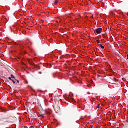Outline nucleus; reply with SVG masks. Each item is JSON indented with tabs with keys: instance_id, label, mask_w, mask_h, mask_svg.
Listing matches in <instances>:
<instances>
[{
	"instance_id": "10",
	"label": "nucleus",
	"mask_w": 128,
	"mask_h": 128,
	"mask_svg": "<svg viewBox=\"0 0 128 128\" xmlns=\"http://www.w3.org/2000/svg\"><path fill=\"white\" fill-rule=\"evenodd\" d=\"M16 82L18 84H20V80H17Z\"/></svg>"
},
{
	"instance_id": "5",
	"label": "nucleus",
	"mask_w": 128,
	"mask_h": 128,
	"mask_svg": "<svg viewBox=\"0 0 128 128\" xmlns=\"http://www.w3.org/2000/svg\"><path fill=\"white\" fill-rule=\"evenodd\" d=\"M46 113L47 114H50V112H48V111H46Z\"/></svg>"
},
{
	"instance_id": "13",
	"label": "nucleus",
	"mask_w": 128,
	"mask_h": 128,
	"mask_svg": "<svg viewBox=\"0 0 128 128\" xmlns=\"http://www.w3.org/2000/svg\"><path fill=\"white\" fill-rule=\"evenodd\" d=\"M54 78H55V77H54Z\"/></svg>"
},
{
	"instance_id": "2",
	"label": "nucleus",
	"mask_w": 128,
	"mask_h": 128,
	"mask_svg": "<svg viewBox=\"0 0 128 128\" xmlns=\"http://www.w3.org/2000/svg\"><path fill=\"white\" fill-rule=\"evenodd\" d=\"M54 4L56 5L58 4V1L57 0H55Z\"/></svg>"
},
{
	"instance_id": "11",
	"label": "nucleus",
	"mask_w": 128,
	"mask_h": 128,
	"mask_svg": "<svg viewBox=\"0 0 128 128\" xmlns=\"http://www.w3.org/2000/svg\"><path fill=\"white\" fill-rule=\"evenodd\" d=\"M41 116H42V118H44V115H41Z\"/></svg>"
},
{
	"instance_id": "12",
	"label": "nucleus",
	"mask_w": 128,
	"mask_h": 128,
	"mask_svg": "<svg viewBox=\"0 0 128 128\" xmlns=\"http://www.w3.org/2000/svg\"><path fill=\"white\" fill-rule=\"evenodd\" d=\"M127 57H128L127 60H128V54L127 55Z\"/></svg>"
},
{
	"instance_id": "9",
	"label": "nucleus",
	"mask_w": 128,
	"mask_h": 128,
	"mask_svg": "<svg viewBox=\"0 0 128 128\" xmlns=\"http://www.w3.org/2000/svg\"><path fill=\"white\" fill-rule=\"evenodd\" d=\"M12 82H14V84H16V82L14 80H12Z\"/></svg>"
},
{
	"instance_id": "3",
	"label": "nucleus",
	"mask_w": 128,
	"mask_h": 128,
	"mask_svg": "<svg viewBox=\"0 0 128 128\" xmlns=\"http://www.w3.org/2000/svg\"><path fill=\"white\" fill-rule=\"evenodd\" d=\"M100 46L101 47V48H102V50H104V46H102V44H100Z\"/></svg>"
},
{
	"instance_id": "1",
	"label": "nucleus",
	"mask_w": 128,
	"mask_h": 128,
	"mask_svg": "<svg viewBox=\"0 0 128 128\" xmlns=\"http://www.w3.org/2000/svg\"><path fill=\"white\" fill-rule=\"evenodd\" d=\"M102 28H98L96 30V34H102Z\"/></svg>"
},
{
	"instance_id": "7",
	"label": "nucleus",
	"mask_w": 128,
	"mask_h": 128,
	"mask_svg": "<svg viewBox=\"0 0 128 128\" xmlns=\"http://www.w3.org/2000/svg\"><path fill=\"white\" fill-rule=\"evenodd\" d=\"M98 44H100V40H97Z\"/></svg>"
},
{
	"instance_id": "6",
	"label": "nucleus",
	"mask_w": 128,
	"mask_h": 128,
	"mask_svg": "<svg viewBox=\"0 0 128 128\" xmlns=\"http://www.w3.org/2000/svg\"><path fill=\"white\" fill-rule=\"evenodd\" d=\"M100 108V105H98L97 106V108Z\"/></svg>"
},
{
	"instance_id": "4",
	"label": "nucleus",
	"mask_w": 128,
	"mask_h": 128,
	"mask_svg": "<svg viewBox=\"0 0 128 128\" xmlns=\"http://www.w3.org/2000/svg\"><path fill=\"white\" fill-rule=\"evenodd\" d=\"M10 76H11V78H14L16 80V77H14V75L11 74Z\"/></svg>"
},
{
	"instance_id": "14",
	"label": "nucleus",
	"mask_w": 128,
	"mask_h": 128,
	"mask_svg": "<svg viewBox=\"0 0 128 128\" xmlns=\"http://www.w3.org/2000/svg\"><path fill=\"white\" fill-rule=\"evenodd\" d=\"M26 84H28V82H27Z\"/></svg>"
},
{
	"instance_id": "8",
	"label": "nucleus",
	"mask_w": 128,
	"mask_h": 128,
	"mask_svg": "<svg viewBox=\"0 0 128 128\" xmlns=\"http://www.w3.org/2000/svg\"><path fill=\"white\" fill-rule=\"evenodd\" d=\"M12 77H9L8 78V80H12Z\"/></svg>"
}]
</instances>
